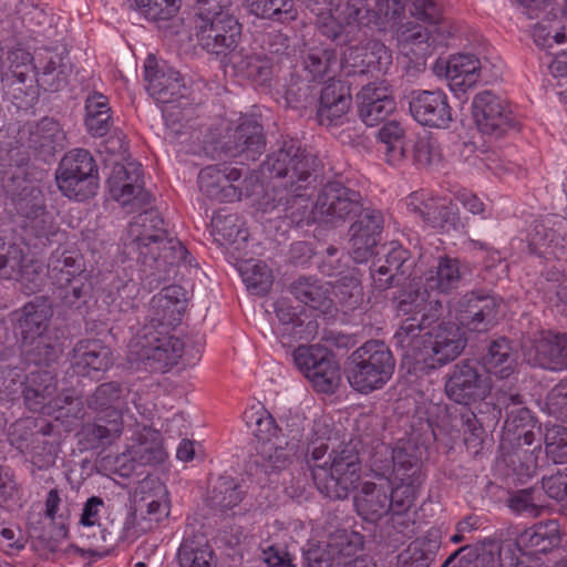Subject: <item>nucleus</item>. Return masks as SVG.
Returning <instances> with one entry per match:
<instances>
[{"mask_svg":"<svg viewBox=\"0 0 567 567\" xmlns=\"http://www.w3.org/2000/svg\"><path fill=\"white\" fill-rule=\"evenodd\" d=\"M58 173H73V175L99 178V167L90 151L74 148L69 151L61 159Z\"/></svg>","mask_w":567,"mask_h":567,"instance_id":"338daca9","label":"nucleus"},{"mask_svg":"<svg viewBox=\"0 0 567 567\" xmlns=\"http://www.w3.org/2000/svg\"><path fill=\"white\" fill-rule=\"evenodd\" d=\"M363 196L340 181H329L318 192L305 220L339 228L363 213Z\"/></svg>","mask_w":567,"mask_h":567,"instance_id":"423d86ee","label":"nucleus"},{"mask_svg":"<svg viewBox=\"0 0 567 567\" xmlns=\"http://www.w3.org/2000/svg\"><path fill=\"white\" fill-rule=\"evenodd\" d=\"M142 507L146 508V514L151 520L159 522L169 513L168 491L158 478L146 477L138 486Z\"/></svg>","mask_w":567,"mask_h":567,"instance_id":"3c124183","label":"nucleus"},{"mask_svg":"<svg viewBox=\"0 0 567 567\" xmlns=\"http://www.w3.org/2000/svg\"><path fill=\"white\" fill-rule=\"evenodd\" d=\"M495 408L502 413L505 410L504 430L512 434L517 441H523L525 445L530 446L536 439L534 429L537 421L529 409L524 404V396L512 386H501L495 391Z\"/></svg>","mask_w":567,"mask_h":567,"instance_id":"4468645a","label":"nucleus"},{"mask_svg":"<svg viewBox=\"0 0 567 567\" xmlns=\"http://www.w3.org/2000/svg\"><path fill=\"white\" fill-rule=\"evenodd\" d=\"M491 385L476 360L464 359L455 363L444 377L446 396L457 404L468 406L485 402Z\"/></svg>","mask_w":567,"mask_h":567,"instance_id":"1a4fd4ad","label":"nucleus"},{"mask_svg":"<svg viewBox=\"0 0 567 567\" xmlns=\"http://www.w3.org/2000/svg\"><path fill=\"white\" fill-rule=\"evenodd\" d=\"M337 64V51L330 45H313L301 53L302 72L315 82H322L326 78L333 80L332 73Z\"/></svg>","mask_w":567,"mask_h":567,"instance_id":"a19ab883","label":"nucleus"},{"mask_svg":"<svg viewBox=\"0 0 567 567\" xmlns=\"http://www.w3.org/2000/svg\"><path fill=\"white\" fill-rule=\"evenodd\" d=\"M383 216L373 208L363 207L349 228L350 254L358 264L368 261L381 240Z\"/></svg>","mask_w":567,"mask_h":567,"instance_id":"4be33fe9","label":"nucleus"},{"mask_svg":"<svg viewBox=\"0 0 567 567\" xmlns=\"http://www.w3.org/2000/svg\"><path fill=\"white\" fill-rule=\"evenodd\" d=\"M292 361L318 392L333 393L339 386L340 365L326 347L301 344L292 351Z\"/></svg>","mask_w":567,"mask_h":567,"instance_id":"6e6552de","label":"nucleus"},{"mask_svg":"<svg viewBox=\"0 0 567 567\" xmlns=\"http://www.w3.org/2000/svg\"><path fill=\"white\" fill-rule=\"evenodd\" d=\"M230 63L237 75L249 80L255 85L269 86L279 71L260 52L233 54Z\"/></svg>","mask_w":567,"mask_h":567,"instance_id":"37998d69","label":"nucleus"},{"mask_svg":"<svg viewBox=\"0 0 567 567\" xmlns=\"http://www.w3.org/2000/svg\"><path fill=\"white\" fill-rule=\"evenodd\" d=\"M111 196L122 206H130L131 210L150 206L153 195L144 189L142 165L135 161L116 163L107 178Z\"/></svg>","mask_w":567,"mask_h":567,"instance_id":"9d476101","label":"nucleus"},{"mask_svg":"<svg viewBox=\"0 0 567 567\" xmlns=\"http://www.w3.org/2000/svg\"><path fill=\"white\" fill-rule=\"evenodd\" d=\"M144 79L147 82L148 94L162 104H176L183 106L188 87L181 73L173 68L158 65L154 56L150 55L144 65Z\"/></svg>","mask_w":567,"mask_h":567,"instance_id":"f3484780","label":"nucleus"},{"mask_svg":"<svg viewBox=\"0 0 567 567\" xmlns=\"http://www.w3.org/2000/svg\"><path fill=\"white\" fill-rule=\"evenodd\" d=\"M315 81L292 72L285 84V101L292 109H307L317 102L318 86Z\"/></svg>","mask_w":567,"mask_h":567,"instance_id":"4d7b16f0","label":"nucleus"},{"mask_svg":"<svg viewBox=\"0 0 567 567\" xmlns=\"http://www.w3.org/2000/svg\"><path fill=\"white\" fill-rule=\"evenodd\" d=\"M518 352L506 337L492 340L481 358V368L498 379L509 378L517 367Z\"/></svg>","mask_w":567,"mask_h":567,"instance_id":"4c0bfd02","label":"nucleus"},{"mask_svg":"<svg viewBox=\"0 0 567 567\" xmlns=\"http://www.w3.org/2000/svg\"><path fill=\"white\" fill-rule=\"evenodd\" d=\"M472 110L474 121L483 134L499 137L515 125L508 104L491 91L476 94Z\"/></svg>","mask_w":567,"mask_h":567,"instance_id":"412c9836","label":"nucleus"},{"mask_svg":"<svg viewBox=\"0 0 567 567\" xmlns=\"http://www.w3.org/2000/svg\"><path fill=\"white\" fill-rule=\"evenodd\" d=\"M421 483L419 482H399L395 486L390 481V502L392 513V522L394 526L404 525L403 514H405L413 505L416 492Z\"/></svg>","mask_w":567,"mask_h":567,"instance_id":"69168bd1","label":"nucleus"},{"mask_svg":"<svg viewBox=\"0 0 567 567\" xmlns=\"http://www.w3.org/2000/svg\"><path fill=\"white\" fill-rule=\"evenodd\" d=\"M133 218L128 225V235L138 251L142 286L153 291L175 274L182 262L187 260L188 251L175 237H169L166 223L159 212L146 208Z\"/></svg>","mask_w":567,"mask_h":567,"instance_id":"f03ea898","label":"nucleus"},{"mask_svg":"<svg viewBox=\"0 0 567 567\" xmlns=\"http://www.w3.org/2000/svg\"><path fill=\"white\" fill-rule=\"evenodd\" d=\"M408 99L410 114L419 124L445 130L453 122V111L444 91L414 90Z\"/></svg>","mask_w":567,"mask_h":567,"instance_id":"6ab92c4d","label":"nucleus"},{"mask_svg":"<svg viewBox=\"0 0 567 567\" xmlns=\"http://www.w3.org/2000/svg\"><path fill=\"white\" fill-rule=\"evenodd\" d=\"M423 277L430 291L450 296L462 287L465 269L458 258L441 254L432 258L431 266L424 271Z\"/></svg>","mask_w":567,"mask_h":567,"instance_id":"c756f323","label":"nucleus"},{"mask_svg":"<svg viewBox=\"0 0 567 567\" xmlns=\"http://www.w3.org/2000/svg\"><path fill=\"white\" fill-rule=\"evenodd\" d=\"M274 309L280 323L278 338L282 346L292 341H310L318 334L319 324L317 320L302 311H297L289 299H278Z\"/></svg>","mask_w":567,"mask_h":567,"instance_id":"a878e982","label":"nucleus"},{"mask_svg":"<svg viewBox=\"0 0 567 567\" xmlns=\"http://www.w3.org/2000/svg\"><path fill=\"white\" fill-rule=\"evenodd\" d=\"M529 246L538 255L567 256V219L551 216L537 220L529 234Z\"/></svg>","mask_w":567,"mask_h":567,"instance_id":"bb28decb","label":"nucleus"},{"mask_svg":"<svg viewBox=\"0 0 567 567\" xmlns=\"http://www.w3.org/2000/svg\"><path fill=\"white\" fill-rule=\"evenodd\" d=\"M398 47L408 73L415 75L426 69V59L432 53L427 28L420 24L402 28L398 32Z\"/></svg>","mask_w":567,"mask_h":567,"instance_id":"c85d7f7f","label":"nucleus"},{"mask_svg":"<svg viewBox=\"0 0 567 567\" xmlns=\"http://www.w3.org/2000/svg\"><path fill=\"white\" fill-rule=\"evenodd\" d=\"M467 339L460 324L441 322L427 330L424 369L434 370L455 360L465 349Z\"/></svg>","mask_w":567,"mask_h":567,"instance_id":"a211bd4d","label":"nucleus"},{"mask_svg":"<svg viewBox=\"0 0 567 567\" xmlns=\"http://www.w3.org/2000/svg\"><path fill=\"white\" fill-rule=\"evenodd\" d=\"M266 134L262 124L255 115H243L227 130L223 151L229 157L256 161L266 151Z\"/></svg>","mask_w":567,"mask_h":567,"instance_id":"f8f14e48","label":"nucleus"},{"mask_svg":"<svg viewBox=\"0 0 567 567\" xmlns=\"http://www.w3.org/2000/svg\"><path fill=\"white\" fill-rule=\"evenodd\" d=\"M259 52L278 70L282 64L291 63L295 55L290 39L279 31H271L261 35Z\"/></svg>","mask_w":567,"mask_h":567,"instance_id":"bf43d9fd","label":"nucleus"},{"mask_svg":"<svg viewBox=\"0 0 567 567\" xmlns=\"http://www.w3.org/2000/svg\"><path fill=\"white\" fill-rule=\"evenodd\" d=\"M319 159L308 153L297 140H285L279 148L270 152L261 164V173L281 184L302 190L316 179Z\"/></svg>","mask_w":567,"mask_h":567,"instance_id":"39448f33","label":"nucleus"},{"mask_svg":"<svg viewBox=\"0 0 567 567\" xmlns=\"http://www.w3.org/2000/svg\"><path fill=\"white\" fill-rule=\"evenodd\" d=\"M198 45L208 54L227 56L235 54L243 35V24L236 14H225L217 20L194 25Z\"/></svg>","mask_w":567,"mask_h":567,"instance_id":"ddd939ff","label":"nucleus"},{"mask_svg":"<svg viewBox=\"0 0 567 567\" xmlns=\"http://www.w3.org/2000/svg\"><path fill=\"white\" fill-rule=\"evenodd\" d=\"M392 64L390 49L379 40H370L362 47L351 48L346 56L348 76L368 72H386Z\"/></svg>","mask_w":567,"mask_h":567,"instance_id":"2f4dec72","label":"nucleus"},{"mask_svg":"<svg viewBox=\"0 0 567 567\" xmlns=\"http://www.w3.org/2000/svg\"><path fill=\"white\" fill-rule=\"evenodd\" d=\"M290 292L297 300L322 315L331 313L333 309L329 288L319 279L299 277L291 284Z\"/></svg>","mask_w":567,"mask_h":567,"instance_id":"de8ad7c7","label":"nucleus"},{"mask_svg":"<svg viewBox=\"0 0 567 567\" xmlns=\"http://www.w3.org/2000/svg\"><path fill=\"white\" fill-rule=\"evenodd\" d=\"M257 208L265 214L290 218L293 223L305 220L309 208L308 197L285 184L274 185L257 202Z\"/></svg>","mask_w":567,"mask_h":567,"instance_id":"393cba45","label":"nucleus"},{"mask_svg":"<svg viewBox=\"0 0 567 567\" xmlns=\"http://www.w3.org/2000/svg\"><path fill=\"white\" fill-rule=\"evenodd\" d=\"M54 287V293L61 302L69 308H81L92 297L93 276L86 268L84 257L79 269H71L70 272H61L59 277L50 281Z\"/></svg>","mask_w":567,"mask_h":567,"instance_id":"cd10ccee","label":"nucleus"},{"mask_svg":"<svg viewBox=\"0 0 567 567\" xmlns=\"http://www.w3.org/2000/svg\"><path fill=\"white\" fill-rule=\"evenodd\" d=\"M113 364L112 351L97 339L80 340L72 350L71 365L80 375L104 372Z\"/></svg>","mask_w":567,"mask_h":567,"instance_id":"f704fd0d","label":"nucleus"},{"mask_svg":"<svg viewBox=\"0 0 567 567\" xmlns=\"http://www.w3.org/2000/svg\"><path fill=\"white\" fill-rule=\"evenodd\" d=\"M27 144L43 161H50L64 147L65 134L60 123L53 117H42L28 124Z\"/></svg>","mask_w":567,"mask_h":567,"instance_id":"72a5a7b5","label":"nucleus"},{"mask_svg":"<svg viewBox=\"0 0 567 567\" xmlns=\"http://www.w3.org/2000/svg\"><path fill=\"white\" fill-rule=\"evenodd\" d=\"M124 399L125 388L123 384L117 381H110L97 385L95 390L86 396L85 403L87 408L92 410H111L110 416H113L114 413H118V409L124 403Z\"/></svg>","mask_w":567,"mask_h":567,"instance_id":"052dcab7","label":"nucleus"},{"mask_svg":"<svg viewBox=\"0 0 567 567\" xmlns=\"http://www.w3.org/2000/svg\"><path fill=\"white\" fill-rule=\"evenodd\" d=\"M406 208L443 233L467 234L468 218L462 217L457 205L452 202L443 203L423 193H413L406 199Z\"/></svg>","mask_w":567,"mask_h":567,"instance_id":"9b49d317","label":"nucleus"},{"mask_svg":"<svg viewBox=\"0 0 567 567\" xmlns=\"http://www.w3.org/2000/svg\"><path fill=\"white\" fill-rule=\"evenodd\" d=\"M532 363L545 370L567 369V333H549L535 344Z\"/></svg>","mask_w":567,"mask_h":567,"instance_id":"ea45409f","label":"nucleus"},{"mask_svg":"<svg viewBox=\"0 0 567 567\" xmlns=\"http://www.w3.org/2000/svg\"><path fill=\"white\" fill-rule=\"evenodd\" d=\"M184 342L169 331L157 330L153 326H143L135 337L131 351L136 361L146 371L165 372L177 364L182 358Z\"/></svg>","mask_w":567,"mask_h":567,"instance_id":"0eeeda50","label":"nucleus"},{"mask_svg":"<svg viewBox=\"0 0 567 567\" xmlns=\"http://www.w3.org/2000/svg\"><path fill=\"white\" fill-rule=\"evenodd\" d=\"M20 350L22 361L27 365H35L40 369L55 362L61 352L58 344L49 336L20 340Z\"/></svg>","mask_w":567,"mask_h":567,"instance_id":"5fc2aeb1","label":"nucleus"},{"mask_svg":"<svg viewBox=\"0 0 567 567\" xmlns=\"http://www.w3.org/2000/svg\"><path fill=\"white\" fill-rule=\"evenodd\" d=\"M2 187L11 199L16 223L23 234L42 246L50 244L59 234V226L48 210L41 188L27 178L22 167L6 172Z\"/></svg>","mask_w":567,"mask_h":567,"instance_id":"7ed1b4c3","label":"nucleus"},{"mask_svg":"<svg viewBox=\"0 0 567 567\" xmlns=\"http://www.w3.org/2000/svg\"><path fill=\"white\" fill-rule=\"evenodd\" d=\"M128 455L138 465L163 463L166 452L163 447L161 433L152 429H143L136 441L130 445Z\"/></svg>","mask_w":567,"mask_h":567,"instance_id":"8fccbe9b","label":"nucleus"},{"mask_svg":"<svg viewBox=\"0 0 567 567\" xmlns=\"http://www.w3.org/2000/svg\"><path fill=\"white\" fill-rule=\"evenodd\" d=\"M417 258L401 244L391 241L384 259H378L371 267V277L377 290L384 291L400 286L413 276Z\"/></svg>","mask_w":567,"mask_h":567,"instance_id":"dca6fc26","label":"nucleus"},{"mask_svg":"<svg viewBox=\"0 0 567 567\" xmlns=\"http://www.w3.org/2000/svg\"><path fill=\"white\" fill-rule=\"evenodd\" d=\"M424 313L422 318H408L399 327L393 336V342L396 348L402 350L404 359L410 360L415 365H422L424 369L425 357L427 354V327L430 322Z\"/></svg>","mask_w":567,"mask_h":567,"instance_id":"7c9ffc66","label":"nucleus"},{"mask_svg":"<svg viewBox=\"0 0 567 567\" xmlns=\"http://www.w3.org/2000/svg\"><path fill=\"white\" fill-rule=\"evenodd\" d=\"M498 300L484 290L463 295L453 306L458 323L470 331L485 332L497 320Z\"/></svg>","mask_w":567,"mask_h":567,"instance_id":"2eb2a0df","label":"nucleus"},{"mask_svg":"<svg viewBox=\"0 0 567 567\" xmlns=\"http://www.w3.org/2000/svg\"><path fill=\"white\" fill-rule=\"evenodd\" d=\"M395 359L389 346L381 340H368L346 361L344 373L350 386L368 394L382 389L392 378Z\"/></svg>","mask_w":567,"mask_h":567,"instance_id":"20e7f679","label":"nucleus"},{"mask_svg":"<svg viewBox=\"0 0 567 567\" xmlns=\"http://www.w3.org/2000/svg\"><path fill=\"white\" fill-rule=\"evenodd\" d=\"M351 84L342 80H331L320 90L316 118L321 126L339 127L349 121L352 105Z\"/></svg>","mask_w":567,"mask_h":567,"instance_id":"5701e85b","label":"nucleus"},{"mask_svg":"<svg viewBox=\"0 0 567 567\" xmlns=\"http://www.w3.org/2000/svg\"><path fill=\"white\" fill-rule=\"evenodd\" d=\"M113 125L109 99L99 92H93L85 100V126L94 137L105 136Z\"/></svg>","mask_w":567,"mask_h":567,"instance_id":"603ef678","label":"nucleus"},{"mask_svg":"<svg viewBox=\"0 0 567 567\" xmlns=\"http://www.w3.org/2000/svg\"><path fill=\"white\" fill-rule=\"evenodd\" d=\"M303 454L301 439L293 435L289 441L281 442L264 441L256 446L255 463L266 473L285 470L293 456Z\"/></svg>","mask_w":567,"mask_h":567,"instance_id":"e433bc0d","label":"nucleus"},{"mask_svg":"<svg viewBox=\"0 0 567 567\" xmlns=\"http://www.w3.org/2000/svg\"><path fill=\"white\" fill-rule=\"evenodd\" d=\"M481 70L480 60L473 54L452 55L445 64V78L454 92H465L478 80Z\"/></svg>","mask_w":567,"mask_h":567,"instance_id":"c03bdc74","label":"nucleus"},{"mask_svg":"<svg viewBox=\"0 0 567 567\" xmlns=\"http://www.w3.org/2000/svg\"><path fill=\"white\" fill-rule=\"evenodd\" d=\"M559 525L557 520H547L538 523L530 528H527L519 534L517 539H508L517 544V547L523 550V547L534 553L546 554L553 548L558 547L560 544Z\"/></svg>","mask_w":567,"mask_h":567,"instance_id":"a18cd8bd","label":"nucleus"},{"mask_svg":"<svg viewBox=\"0 0 567 567\" xmlns=\"http://www.w3.org/2000/svg\"><path fill=\"white\" fill-rule=\"evenodd\" d=\"M358 115L367 126H375L395 109L393 87L385 81L369 82L357 93Z\"/></svg>","mask_w":567,"mask_h":567,"instance_id":"b1692460","label":"nucleus"},{"mask_svg":"<svg viewBox=\"0 0 567 567\" xmlns=\"http://www.w3.org/2000/svg\"><path fill=\"white\" fill-rule=\"evenodd\" d=\"M249 12L257 18L286 23L297 17L292 0H247Z\"/></svg>","mask_w":567,"mask_h":567,"instance_id":"0e129e2a","label":"nucleus"},{"mask_svg":"<svg viewBox=\"0 0 567 567\" xmlns=\"http://www.w3.org/2000/svg\"><path fill=\"white\" fill-rule=\"evenodd\" d=\"M198 186L205 196L220 203H231L241 197L240 188L236 185H228L217 165L207 166L199 172Z\"/></svg>","mask_w":567,"mask_h":567,"instance_id":"09e8293b","label":"nucleus"},{"mask_svg":"<svg viewBox=\"0 0 567 567\" xmlns=\"http://www.w3.org/2000/svg\"><path fill=\"white\" fill-rule=\"evenodd\" d=\"M478 412L464 408L458 414L460 425L462 426L465 437V442L471 441L482 442L485 433L484 426L495 427L501 420V412L498 408H495L494 403L480 402Z\"/></svg>","mask_w":567,"mask_h":567,"instance_id":"49530a36","label":"nucleus"},{"mask_svg":"<svg viewBox=\"0 0 567 567\" xmlns=\"http://www.w3.org/2000/svg\"><path fill=\"white\" fill-rule=\"evenodd\" d=\"M181 567H217V556L203 534H186L177 550Z\"/></svg>","mask_w":567,"mask_h":567,"instance_id":"79ce46f5","label":"nucleus"},{"mask_svg":"<svg viewBox=\"0 0 567 567\" xmlns=\"http://www.w3.org/2000/svg\"><path fill=\"white\" fill-rule=\"evenodd\" d=\"M329 430L320 421H315L303 445V454L309 455L308 463L313 467V480L318 491L333 501H342L358 488L361 478V458L359 441L341 442L324 458L329 445Z\"/></svg>","mask_w":567,"mask_h":567,"instance_id":"f257e3e1","label":"nucleus"},{"mask_svg":"<svg viewBox=\"0 0 567 567\" xmlns=\"http://www.w3.org/2000/svg\"><path fill=\"white\" fill-rule=\"evenodd\" d=\"M138 284L124 276L117 275L111 282L105 295L106 302L121 312H127L135 308L136 297L138 296Z\"/></svg>","mask_w":567,"mask_h":567,"instance_id":"680f3d73","label":"nucleus"},{"mask_svg":"<svg viewBox=\"0 0 567 567\" xmlns=\"http://www.w3.org/2000/svg\"><path fill=\"white\" fill-rule=\"evenodd\" d=\"M55 392V377L48 370L39 369L27 375L22 395L29 410L44 412L51 405Z\"/></svg>","mask_w":567,"mask_h":567,"instance_id":"58836bf2","label":"nucleus"},{"mask_svg":"<svg viewBox=\"0 0 567 567\" xmlns=\"http://www.w3.org/2000/svg\"><path fill=\"white\" fill-rule=\"evenodd\" d=\"M52 316V305L44 297H35L16 310L12 313V319L16 321L20 340L48 337L45 332Z\"/></svg>","mask_w":567,"mask_h":567,"instance_id":"473e14b6","label":"nucleus"},{"mask_svg":"<svg viewBox=\"0 0 567 567\" xmlns=\"http://www.w3.org/2000/svg\"><path fill=\"white\" fill-rule=\"evenodd\" d=\"M59 190L69 199L85 202L97 193L100 178L73 175V173H55Z\"/></svg>","mask_w":567,"mask_h":567,"instance_id":"13d9d810","label":"nucleus"},{"mask_svg":"<svg viewBox=\"0 0 567 567\" xmlns=\"http://www.w3.org/2000/svg\"><path fill=\"white\" fill-rule=\"evenodd\" d=\"M393 472L398 482H419L421 477V460L416 454V449L409 442H400L394 447Z\"/></svg>","mask_w":567,"mask_h":567,"instance_id":"6e6d98bb","label":"nucleus"},{"mask_svg":"<svg viewBox=\"0 0 567 567\" xmlns=\"http://www.w3.org/2000/svg\"><path fill=\"white\" fill-rule=\"evenodd\" d=\"M185 309V289L178 285L166 286L152 297L144 326L171 332L181 323Z\"/></svg>","mask_w":567,"mask_h":567,"instance_id":"aec40b11","label":"nucleus"},{"mask_svg":"<svg viewBox=\"0 0 567 567\" xmlns=\"http://www.w3.org/2000/svg\"><path fill=\"white\" fill-rule=\"evenodd\" d=\"M123 431V422L120 413H114L111 419L99 417L93 423L86 424L82 430L86 447L91 450L111 445L120 437Z\"/></svg>","mask_w":567,"mask_h":567,"instance_id":"864d4df0","label":"nucleus"},{"mask_svg":"<svg viewBox=\"0 0 567 567\" xmlns=\"http://www.w3.org/2000/svg\"><path fill=\"white\" fill-rule=\"evenodd\" d=\"M243 496L244 491L234 478L220 477L212 489L209 503L213 508L225 512L237 506Z\"/></svg>","mask_w":567,"mask_h":567,"instance_id":"774afa93","label":"nucleus"},{"mask_svg":"<svg viewBox=\"0 0 567 567\" xmlns=\"http://www.w3.org/2000/svg\"><path fill=\"white\" fill-rule=\"evenodd\" d=\"M390 481L380 484L364 482L353 498L359 516L364 520L375 523L390 513Z\"/></svg>","mask_w":567,"mask_h":567,"instance_id":"c9c22d12","label":"nucleus"},{"mask_svg":"<svg viewBox=\"0 0 567 567\" xmlns=\"http://www.w3.org/2000/svg\"><path fill=\"white\" fill-rule=\"evenodd\" d=\"M439 548L440 544L436 540L415 539L398 556V567H430Z\"/></svg>","mask_w":567,"mask_h":567,"instance_id":"e2e57ef3","label":"nucleus"}]
</instances>
